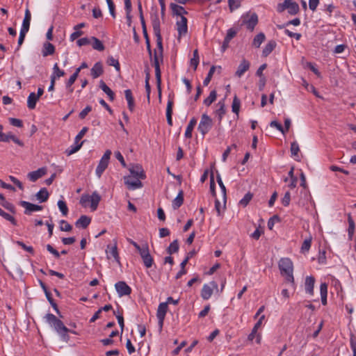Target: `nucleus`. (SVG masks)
Returning a JSON list of instances; mask_svg holds the SVG:
<instances>
[{"label":"nucleus","instance_id":"f704fd0d","mask_svg":"<svg viewBox=\"0 0 356 356\" xmlns=\"http://www.w3.org/2000/svg\"><path fill=\"white\" fill-rule=\"evenodd\" d=\"M170 8L172 9L174 15H179V16L181 17L183 14L187 13V12L185 10L184 8L181 6H179L177 4L172 3H170Z\"/></svg>","mask_w":356,"mask_h":356},{"label":"nucleus","instance_id":"58836bf2","mask_svg":"<svg viewBox=\"0 0 356 356\" xmlns=\"http://www.w3.org/2000/svg\"><path fill=\"white\" fill-rule=\"evenodd\" d=\"M83 142L84 141H82L80 143L75 142L73 145L70 146V147L66 150V152H65L66 154L68 156H70V155L76 152L77 151H79L80 149V148L81 147Z\"/></svg>","mask_w":356,"mask_h":356},{"label":"nucleus","instance_id":"de8ad7c7","mask_svg":"<svg viewBox=\"0 0 356 356\" xmlns=\"http://www.w3.org/2000/svg\"><path fill=\"white\" fill-rule=\"evenodd\" d=\"M252 193H251L250 192L247 193L244 195V197L240 200L239 204L244 207H246L249 204L250 201L252 200Z\"/></svg>","mask_w":356,"mask_h":356},{"label":"nucleus","instance_id":"9b49d317","mask_svg":"<svg viewBox=\"0 0 356 356\" xmlns=\"http://www.w3.org/2000/svg\"><path fill=\"white\" fill-rule=\"evenodd\" d=\"M115 286L119 296L120 297L129 296L131 293V287L128 286L125 282H118L115 284Z\"/></svg>","mask_w":356,"mask_h":356},{"label":"nucleus","instance_id":"5701e85b","mask_svg":"<svg viewBox=\"0 0 356 356\" xmlns=\"http://www.w3.org/2000/svg\"><path fill=\"white\" fill-rule=\"evenodd\" d=\"M173 100L172 99H170L169 97L168 104H167V108H166V118H167V122L168 125L172 126V107H173Z\"/></svg>","mask_w":356,"mask_h":356},{"label":"nucleus","instance_id":"f8f14e48","mask_svg":"<svg viewBox=\"0 0 356 356\" xmlns=\"http://www.w3.org/2000/svg\"><path fill=\"white\" fill-rule=\"evenodd\" d=\"M140 179L136 178L135 180L131 179V176L124 177V184L127 186L129 190H135L143 187V184L140 180Z\"/></svg>","mask_w":356,"mask_h":356},{"label":"nucleus","instance_id":"473e14b6","mask_svg":"<svg viewBox=\"0 0 356 356\" xmlns=\"http://www.w3.org/2000/svg\"><path fill=\"white\" fill-rule=\"evenodd\" d=\"M39 98L36 97V94L35 92H31L28 97L27 99V106L29 109H34L36 106V103L38 101Z\"/></svg>","mask_w":356,"mask_h":356},{"label":"nucleus","instance_id":"6e6552de","mask_svg":"<svg viewBox=\"0 0 356 356\" xmlns=\"http://www.w3.org/2000/svg\"><path fill=\"white\" fill-rule=\"evenodd\" d=\"M111 155V151L108 149L104 152L103 156L100 159L99 164L96 168V175H97L98 177H100L102 176L104 171L108 167Z\"/></svg>","mask_w":356,"mask_h":356},{"label":"nucleus","instance_id":"a211bd4d","mask_svg":"<svg viewBox=\"0 0 356 356\" xmlns=\"http://www.w3.org/2000/svg\"><path fill=\"white\" fill-rule=\"evenodd\" d=\"M107 258L110 259V255L112 256L115 260L118 263L120 262V257L118 252L117 243L115 242L113 247H111L110 245H107L106 250Z\"/></svg>","mask_w":356,"mask_h":356},{"label":"nucleus","instance_id":"680f3d73","mask_svg":"<svg viewBox=\"0 0 356 356\" xmlns=\"http://www.w3.org/2000/svg\"><path fill=\"white\" fill-rule=\"evenodd\" d=\"M236 35V31L234 29H229L227 31V35L225 38V40L227 42H230L232 39H233Z\"/></svg>","mask_w":356,"mask_h":356},{"label":"nucleus","instance_id":"0e129e2a","mask_svg":"<svg viewBox=\"0 0 356 356\" xmlns=\"http://www.w3.org/2000/svg\"><path fill=\"white\" fill-rule=\"evenodd\" d=\"M31 15L29 9H26L25 11L24 18L22 22L23 25L30 26Z\"/></svg>","mask_w":356,"mask_h":356},{"label":"nucleus","instance_id":"4be33fe9","mask_svg":"<svg viewBox=\"0 0 356 356\" xmlns=\"http://www.w3.org/2000/svg\"><path fill=\"white\" fill-rule=\"evenodd\" d=\"M244 23L246 24L247 28L250 31H253L255 26L258 23V16L256 13H252L248 19H244Z\"/></svg>","mask_w":356,"mask_h":356},{"label":"nucleus","instance_id":"f3484780","mask_svg":"<svg viewBox=\"0 0 356 356\" xmlns=\"http://www.w3.org/2000/svg\"><path fill=\"white\" fill-rule=\"evenodd\" d=\"M250 63L243 58L239 65L238 66L237 70L236 71V76L238 77H241L243 75V74L248 71L250 68Z\"/></svg>","mask_w":356,"mask_h":356},{"label":"nucleus","instance_id":"9d476101","mask_svg":"<svg viewBox=\"0 0 356 356\" xmlns=\"http://www.w3.org/2000/svg\"><path fill=\"white\" fill-rule=\"evenodd\" d=\"M168 305L165 302H161L159 304L157 312H156V317L159 321V330L161 331L163 325L164 319L165 317V314L168 311Z\"/></svg>","mask_w":356,"mask_h":356},{"label":"nucleus","instance_id":"13d9d810","mask_svg":"<svg viewBox=\"0 0 356 356\" xmlns=\"http://www.w3.org/2000/svg\"><path fill=\"white\" fill-rule=\"evenodd\" d=\"M60 223L61 224L60 229L61 231L63 232H70L72 229V227L70 224H69L67 221L65 220H61L60 221Z\"/></svg>","mask_w":356,"mask_h":356},{"label":"nucleus","instance_id":"7ed1b4c3","mask_svg":"<svg viewBox=\"0 0 356 356\" xmlns=\"http://www.w3.org/2000/svg\"><path fill=\"white\" fill-rule=\"evenodd\" d=\"M152 25L154 33L156 38L157 51L159 54H163V48L162 44V38L160 29V21L157 13L151 15Z\"/></svg>","mask_w":356,"mask_h":356},{"label":"nucleus","instance_id":"72a5a7b5","mask_svg":"<svg viewBox=\"0 0 356 356\" xmlns=\"http://www.w3.org/2000/svg\"><path fill=\"white\" fill-rule=\"evenodd\" d=\"M321 302L323 305L327 304V285L325 282L321 283L320 286Z\"/></svg>","mask_w":356,"mask_h":356},{"label":"nucleus","instance_id":"052dcab7","mask_svg":"<svg viewBox=\"0 0 356 356\" xmlns=\"http://www.w3.org/2000/svg\"><path fill=\"white\" fill-rule=\"evenodd\" d=\"M1 205L2 207H3L6 209L10 211L11 213H15L16 212V209H15V207L14 206V204H13L12 203L9 202H7V201H4L1 203Z\"/></svg>","mask_w":356,"mask_h":356},{"label":"nucleus","instance_id":"20e7f679","mask_svg":"<svg viewBox=\"0 0 356 356\" xmlns=\"http://www.w3.org/2000/svg\"><path fill=\"white\" fill-rule=\"evenodd\" d=\"M163 56L161 54H159L156 49L154 50L153 56V65L155 68V76L156 80L157 87L159 88V98L161 96V72L160 69V63H163Z\"/></svg>","mask_w":356,"mask_h":356},{"label":"nucleus","instance_id":"774afa93","mask_svg":"<svg viewBox=\"0 0 356 356\" xmlns=\"http://www.w3.org/2000/svg\"><path fill=\"white\" fill-rule=\"evenodd\" d=\"M16 243L22 247L24 250L29 252V253L33 254H34V250L31 246H27L26 244H24L22 241H17Z\"/></svg>","mask_w":356,"mask_h":356},{"label":"nucleus","instance_id":"09e8293b","mask_svg":"<svg viewBox=\"0 0 356 356\" xmlns=\"http://www.w3.org/2000/svg\"><path fill=\"white\" fill-rule=\"evenodd\" d=\"M107 63L110 66H113L118 72L120 70V66L118 60L113 56H109L108 58Z\"/></svg>","mask_w":356,"mask_h":356},{"label":"nucleus","instance_id":"49530a36","mask_svg":"<svg viewBox=\"0 0 356 356\" xmlns=\"http://www.w3.org/2000/svg\"><path fill=\"white\" fill-rule=\"evenodd\" d=\"M312 237H309L308 238H306L302 244V246H301V252L302 253H305V252H307L310 248H311V244H312Z\"/></svg>","mask_w":356,"mask_h":356},{"label":"nucleus","instance_id":"0eeeda50","mask_svg":"<svg viewBox=\"0 0 356 356\" xmlns=\"http://www.w3.org/2000/svg\"><path fill=\"white\" fill-rule=\"evenodd\" d=\"M101 200V197L97 192L95 191L91 195H83L80 200L81 204H85L86 202H90V208L92 211H95Z\"/></svg>","mask_w":356,"mask_h":356},{"label":"nucleus","instance_id":"bf43d9fd","mask_svg":"<svg viewBox=\"0 0 356 356\" xmlns=\"http://www.w3.org/2000/svg\"><path fill=\"white\" fill-rule=\"evenodd\" d=\"M280 220V218L278 216H277V215L273 216L268 221V224H267L268 228L270 230H272L275 222H279Z\"/></svg>","mask_w":356,"mask_h":356},{"label":"nucleus","instance_id":"1a4fd4ad","mask_svg":"<svg viewBox=\"0 0 356 356\" xmlns=\"http://www.w3.org/2000/svg\"><path fill=\"white\" fill-rule=\"evenodd\" d=\"M218 291V284L214 282H210L209 284H205L201 291V296L204 300H208L213 294V290Z\"/></svg>","mask_w":356,"mask_h":356},{"label":"nucleus","instance_id":"ea45409f","mask_svg":"<svg viewBox=\"0 0 356 356\" xmlns=\"http://www.w3.org/2000/svg\"><path fill=\"white\" fill-rule=\"evenodd\" d=\"M217 182L221 189V191H222V200H224L225 202V204L226 203V200H227V195H226V188L222 181V179H221V177L219 174L217 175Z\"/></svg>","mask_w":356,"mask_h":356},{"label":"nucleus","instance_id":"4468645a","mask_svg":"<svg viewBox=\"0 0 356 356\" xmlns=\"http://www.w3.org/2000/svg\"><path fill=\"white\" fill-rule=\"evenodd\" d=\"M129 170L130 172L131 175L135 178L140 179H144L145 178V172L142 166L140 165L137 164L133 165L129 169Z\"/></svg>","mask_w":356,"mask_h":356},{"label":"nucleus","instance_id":"39448f33","mask_svg":"<svg viewBox=\"0 0 356 356\" xmlns=\"http://www.w3.org/2000/svg\"><path fill=\"white\" fill-rule=\"evenodd\" d=\"M286 9L288 10L290 15H296L300 10L298 4L292 0H284L282 3L277 5V10L278 13H282Z\"/></svg>","mask_w":356,"mask_h":356},{"label":"nucleus","instance_id":"e433bc0d","mask_svg":"<svg viewBox=\"0 0 356 356\" xmlns=\"http://www.w3.org/2000/svg\"><path fill=\"white\" fill-rule=\"evenodd\" d=\"M91 40H92V48L95 50H98V51H104L105 47H104V45L103 44V43L102 42L101 40H99L98 38H95V37H91Z\"/></svg>","mask_w":356,"mask_h":356},{"label":"nucleus","instance_id":"4d7b16f0","mask_svg":"<svg viewBox=\"0 0 356 356\" xmlns=\"http://www.w3.org/2000/svg\"><path fill=\"white\" fill-rule=\"evenodd\" d=\"M229 8L231 11H233L241 6L240 0H228Z\"/></svg>","mask_w":356,"mask_h":356},{"label":"nucleus","instance_id":"79ce46f5","mask_svg":"<svg viewBox=\"0 0 356 356\" xmlns=\"http://www.w3.org/2000/svg\"><path fill=\"white\" fill-rule=\"evenodd\" d=\"M217 97V93L216 90L211 91L209 97L204 100V104L209 106L213 102H214Z\"/></svg>","mask_w":356,"mask_h":356},{"label":"nucleus","instance_id":"864d4df0","mask_svg":"<svg viewBox=\"0 0 356 356\" xmlns=\"http://www.w3.org/2000/svg\"><path fill=\"white\" fill-rule=\"evenodd\" d=\"M51 75H54L56 79L57 78L63 76L65 75V72L59 68L57 63H55L53 67V74Z\"/></svg>","mask_w":356,"mask_h":356},{"label":"nucleus","instance_id":"b1692460","mask_svg":"<svg viewBox=\"0 0 356 356\" xmlns=\"http://www.w3.org/2000/svg\"><path fill=\"white\" fill-rule=\"evenodd\" d=\"M265 318V316L264 315H262L259 321L255 323V325H254L252 330V332H250V334L248 335V339L249 341H252L256 334H257V330L258 329L261 327V324H262V321Z\"/></svg>","mask_w":356,"mask_h":356},{"label":"nucleus","instance_id":"3c124183","mask_svg":"<svg viewBox=\"0 0 356 356\" xmlns=\"http://www.w3.org/2000/svg\"><path fill=\"white\" fill-rule=\"evenodd\" d=\"M215 70H216V66H214V65L211 66L207 77L203 81L204 86H207L209 83V82L211 81L212 76L215 72Z\"/></svg>","mask_w":356,"mask_h":356},{"label":"nucleus","instance_id":"423d86ee","mask_svg":"<svg viewBox=\"0 0 356 356\" xmlns=\"http://www.w3.org/2000/svg\"><path fill=\"white\" fill-rule=\"evenodd\" d=\"M213 120L207 114L204 113L201 116L197 129L204 137L212 128Z\"/></svg>","mask_w":356,"mask_h":356},{"label":"nucleus","instance_id":"412c9836","mask_svg":"<svg viewBox=\"0 0 356 356\" xmlns=\"http://www.w3.org/2000/svg\"><path fill=\"white\" fill-rule=\"evenodd\" d=\"M91 218L86 215H82L75 222L76 227L86 229L90 225Z\"/></svg>","mask_w":356,"mask_h":356},{"label":"nucleus","instance_id":"ddd939ff","mask_svg":"<svg viewBox=\"0 0 356 356\" xmlns=\"http://www.w3.org/2000/svg\"><path fill=\"white\" fill-rule=\"evenodd\" d=\"M20 205L25 209L24 213L30 215L33 211H38L42 209V207L30 203L26 201H21Z\"/></svg>","mask_w":356,"mask_h":356},{"label":"nucleus","instance_id":"393cba45","mask_svg":"<svg viewBox=\"0 0 356 356\" xmlns=\"http://www.w3.org/2000/svg\"><path fill=\"white\" fill-rule=\"evenodd\" d=\"M99 88L108 95L111 101L115 99V94L113 90L105 83L103 80L99 81Z\"/></svg>","mask_w":356,"mask_h":356},{"label":"nucleus","instance_id":"2eb2a0df","mask_svg":"<svg viewBox=\"0 0 356 356\" xmlns=\"http://www.w3.org/2000/svg\"><path fill=\"white\" fill-rule=\"evenodd\" d=\"M177 30L179 38L186 34L188 26L187 19L185 17L181 16V19L177 22Z\"/></svg>","mask_w":356,"mask_h":356},{"label":"nucleus","instance_id":"69168bd1","mask_svg":"<svg viewBox=\"0 0 356 356\" xmlns=\"http://www.w3.org/2000/svg\"><path fill=\"white\" fill-rule=\"evenodd\" d=\"M270 126L271 127H275L276 128L278 131H280V132H282L283 134H285V130L284 129V127L282 126V124L280 123H279L276 120H273L270 123Z\"/></svg>","mask_w":356,"mask_h":356},{"label":"nucleus","instance_id":"4c0bfd02","mask_svg":"<svg viewBox=\"0 0 356 356\" xmlns=\"http://www.w3.org/2000/svg\"><path fill=\"white\" fill-rule=\"evenodd\" d=\"M265 35L263 33H259L253 39L252 45L256 48H259L261 43L265 40Z\"/></svg>","mask_w":356,"mask_h":356},{"label":"nucleus","instance_id":"f257e3e1","mask_svg":"<svg viewBox=\"0 0 356 356\" xmlns=\"http://www.w3.org/2000/svg\"><path fill=\"white\" fill-rule=\"evenodd\" d=\"M45 318L47 322L54 327L56 331L60 336L61 339L67 342L70 339V337L67 334L70 330L63 324V323L52 314H47L45 316Z\"/></svg>","mask_w":356,"mask_h":356},{"label":"nucleus","instance_id":"e2e57ef3","mask_svg":"<svg viewBox=\"0 0 356 356\" xmlns=\"http://www.w3.org/2000/svg\"><path fill=\"white\" fill-rule=\"evenodd\" d=\"M289 24H292L293 26H299L300 24V20L299 18H295V19H293L292 20H290V21L287 22L284 25H279L278 28L279 29H283L284 27L287 26Z\"/></svg>","mask_w":356,"mask_h":356},{"label":"nucleus","instance_id":"8fccbe9b","mask_svg":"<svg viewBox=\"0 0 356 356\" xmlns=\"http://www.w3.org/2000/svg\"><path fill=\"white\" fill-rule=\"evenodd\" d=\"M138 253L140 254V257H141V259L143 258L144 257H147L148 256L149 254H150L149 253V247H148V245L147 243H145L144 245H143L140 248L139 250H138Z\"/></svg>","mask_w":356,"mask_h":356},{"label":"nucleus","instance_id":"603ef678","mask_svg":"<svg viewBox=\"0 0 356 356\" xmlns=\"http://www.w3.org/2000/svg\"><path fill=\"white\" fill-rule=\"evenodd\" d=\"M300 152L299 145L296 141H293L291 144V153L292 156H298Z\"/></svg>","mask_w":356,"mask_h":356},{"label":"nucleus","instance_id":"a878e982","mask_svg":"<svg viewBox=\"0 0 356 356\" xmlns=\"http://www.w3.org/2000/svg\"><path fill=\"white\" fill-rule=\"evenodd\" d=\"M184 203V192L180 191L177 197L172 201V208L176 210L179 209Z\"/></svg>","mask_w":356,"mask_h":356},{"label":"nucleus","instance_id":"bb28decb","mask_svg":"<svg viewBox=\"0 0 356 356\" xmlns=\"http://www.w3.org/2000/svg\"><path fill=\"white\" fill-rule=\"evenodd\" d=\"M276 42L274 40L269 41L262 51V56L267 57L275 48Z\"/></svg>","mask_w":356,"mask_h":356},{"label":"nucleus","instance_id":"a18cd8bd","mask_svg":"<svg viewBox=\"0 0 356 356\" xmlns=\"http://www.w3.org/2000/svg\"><path fill=\"white\" fill-rule=\"evenodd\" d=\"M348 236L351 238L353 237V235L354 231H355V222L353 220V218L350 214L348 215Z\"/></svg>","mask_w":356,"mask_h":356},{"label":"nucleus","instance_id":"6e6d98bb","mask_svg":"<svg viewBox=\"0 0 356 356\" xmlns=\"http://www.w3.org/2000/svg\"><path fill=\"white\" fill-rule=\"evenodd\" d=\"M58 207L60 212L62 213V214L64 216H66L68 213V208L67 207L65 202H64L63 200H58Z\"/></svg>","mask_w":356,"mask_h":356},{"label":"nucleus","instance_id":"c03bdc74","mask_svg":"<svg viewBox=\"0 0 356 356\" xmlns=\"http://www.w3.org/2000/svg\"><path fill=\"white\" fill-rule=\"evenodd\" d=\"M225 202L223 201V204L222 205L220 201L218 199H216L215 200V209L217 212L218 216H221L222 213L224 212L225 209Z\"/></svg>","mask_w":356,"mask_h":356},{"label":"nucleus","instance_id":"a19ab883","mask_svg":"<svg viewBox=\"0 0 356 356\" xmlns=\"http://www.w3.org/2000/svg\"><path fill=\"white\" fill-rule=\"evenodd\" d=\"M179 242L178 240L173 241L169 245L167 249V252L169 254H172L173 253L177 252L179 250Z\"/></svg>","mask_w":356,"mask_h":356},{"label":"nucleus","instance_id":"c756f323","mask_svg":"<svg viewBox=\"0 0 356 356\" xmlns=\"http://www.w3.org/2000/svg\"><path fill=\"white\" fill-rule=\"evenodd\" d=\"M217 105L219 108L216 110V113L218 115V119L219 122H220L223 116L226 113V109H225L224 101L223 100L220 101Z\"/></svg>","mask_w":356,"mask_h":356},{"label":"nucleus","instance_id":"aec40b11","mask_svg":"<svg viewBox=\"0 0 356 356\" xmlns=\"http://www.w3.org/2000/svg\"><path fill=\"white\" fill-rule=\"evenodd\" d=\"M91 76L93 79H97L99 76H100L103 72V65L101 62H97L93 67H92L91 70Z\"/></svg>","mask_w":356,"mask_h":356},{"label":"nucleus","instance_id":"338daca9","mask_svg":"<svg viewBox=\"0 0 356 356\" xmlns=\"http://www.w3.org/2000/svg\"><path fill=\"white\" fill-rule=\"evenodd\" d=\"M291 201V193L289 191L285 193L284 197L282 199V204L284 207H287L289 205Z\"/></svg>","mask_w":356,"mask_h":356},{"label":"nucleus","instance_id":"f03ea898","mask_svg":"<svg viewBox=\"0 0 356 356\" xmlns=\"http://www.w3.org/2000/svg\"><path fill=\"white\" fill-rule=\"evenodd\" d=\"M281 274L285 276L287 282L294 284V277L293 275V262L289 258H282L278 264Z\"/></svg>","mask_w":356,"mask_h":356},{"label":"nucleus","instance_id":"37998d69","mask_svg":"<svg viewBox=\"0 0 356 356\" xmlns=\"http://www.w3.org/2000/svg\"><path fill=\"white\" fill-rule=\"evenodd\" d=\"M0 216L1 217H3L4 219L8 220L9 222H10L13 225L16 226L17 225V221L15 219V218L13 216H12L11 215H10L9 213L5 212L2 209L0 208Z\"/></svg>","mask_w":356,"mask_h":356},{"label":"nucleus","instance_id":"2f4dec72","mask_svg":"<svg viewBox=\"0 0 356 356\" xmlns=\"http://www.w3.org/2000/svg\"><path fill=\"white\" fill-rule=\"evenodd\" d=\"M197 124V120L195 118H193L188 124L187 125V127H186V131H185V137L187 138H191L192 137V132H193V130L195 127V126Z\"/></svg>","mask_w":356,"mask_h":356},{"label":"nucleus","instance_id":"cd10ccee","mask_svg":"<svg viewBox=\"0 0 356 356\" xmlns=\"http://www.w3.org/2000/svg\"><path fill=\"white\" fill-rule=\"evenodd\" d=\"M49 194L46 188H41L35 195L37 199L40 202H44L47 201Z\"/></svg>","mask_w":356,"mask_h":356},{"label":"nucleus","instance_id":"5fc2aeb1","mask_svg":"<svg viewBox=\"0 0 356 356\" xmlns=\"http://www.w3.org/2000/svg\"><path fill=\"white\" fill-rule=\"evenodd\" d=\"M142 260H143L144 266L147 268H151L154 264V259L151 256V254H149L147 257H144L143 258H142Z\"/></svg>","mask_w":356,"mask_h":356},{"label":"nucleus","instance_id":"7c9ffc66","mask_svg":"<svg viewBox=\"0 0 356 356\" xmlns=\"http://www.w3.org/2000/svg\"><path fill=\"white\" fill-rule=\"evenodd\" d=\"M125 98L128 103V108L131 111H134V99L132 95L131 90L127 89L124 91Z\"/></svg>","mask_w":356,"mask_h":356},{"label":"nucleus","instance_id":"6ab92c4d","mask_svg":"<svg viewBox=\"0 0 356 356\" xmlns=\"http://www.w3.org/2000/svg\"><path fill=\"white\" fill-rule=\"evenodd\" d=\"M315 279L313 276H307L305 278V286L306 293L312 296L314 294Z\"/></svg>","mask_w":356,"mask_h":356},{"label":"nucleus","instance_id":"dca6fc26","mask_svg":"<svg viewBox=\"0 0 356 356\" xmlns=\"http://www.w3.org/2000/svg\"><path fill=\"white\" fill-rule=\"evenodd\" d=\"M47 174V168H40L37 170L30 172L27 175V177L29 179L33 182L37 181L38 179L41 178L44 175Z\"/></svg>","mask_w":356,"mask_h":356},{"label":"nucleus","instance_id":"c9c22d12","mask_svg":"<svg viewBox=\"0 0 356 356\" xmlns=\"http://www.w3.org/2000/svg\"><path fill=\"white\" fill-rule=\"evenodd\" d=\"M240 107H241V101L236 95H234L233 102H232V112L236 115L237 118L238 117Z\"/></svg>","mask_w":356,"mask_h":356},{"label":"nucleus","instance_id":"c85d7f7f","mask_svg":"<svg viewBox=\"0 0 356 356\" xmlns=\"http://www.w3.org/2000/svg\"><path fill=\"white\" fill-rule=\"evenodd\" d=\"M55 51L54 46L50 42H45L43 45L42 49V56L44 57L47 56L49 55H52Z\"/></svg>","mask_w":356,"mask_h":356}]
</instances>
